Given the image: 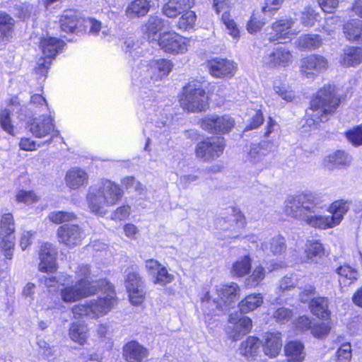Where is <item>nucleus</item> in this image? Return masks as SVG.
Masks as SVG:
<instances>
[{"mask_svg": "<svg viewBox=\"0 0 362 362\" xmlns=\"http://www.w3.org/2000/svg\"><path fill=\"white\" fill-rule=\"evenodd\" d=\"M322 206L312 194L289 196L284 202L286 214L321 230L338 226L349 209V203L344 200L334 202L327 209L329 214H322Z\"/></svg>", "mask_w": 362, "mask_h": 362, "instance_id": "f257e3e1", "label": "nucleus"}, {"mask_svg": "<svg viewBox=\"0 0 362 362\" xmlns=\"http://www.w3.org/2000/svg\"><path fill=\"white\" fill-rule=\"evenodd\" d=\"M78 280H86L90 286H95L103 293L95 298L86 300L82 303L75 305L71 308L75 319L88 317L98 319L107 315L115 306L116 299L112 286L106 280L93 282L90 280V268L88 265L78 266L76 271Z\"/></svg>", "mask_w": 362, "mask_h": 362, "instance_id": "f03ea898", "label": "nucleus"}, {"mask_svg": "<svg viewBox=\"0 0 362 362\" xmlns=\"http://www.w3.org/2000/svg\"><path fill=\"white\" fill-rule=\"evenodd\" d=\"M340 98L337 94L335 87L325 86L311 100L310 107L306 111L304 127L316 129L320 123L325 122L338 107Z\"/></svg>", "mask_w": 362, "mask_h": 362, "instance_id": "7ed1b4c3", "label": "nucleus"}, {"mask_svg": "<svg viewBox=\"0 0 362 362\" xmlns=\"http://www.w3.org/2000/svg\"><path fill=\"white\" fill-rule=\"evenodd\" d=\"M123 194L119 185L107 179H102L88 187L86 202L90 211L102 215L106 213L107 208L119 203Z\"/></svg>", "mask_w": 362, "mask_h": 362, "instance_id": "20e7f679", "label": "nucleus"}, {"mask_svg": "<svg viewBox=\"0 0 362 362\" xmlns=\"http://www.w3.org/2000/svg\"><path fill=\"white\" fill-rule=\"evenodd\" d=\"M30 105L35 108V113L42 115L28 122L29 131L37 138L50 136L48 141L43 142L48 145L54 138L60 136L59 131L55 129L54 112L49 107L45 98L40 94H34L31 96Z\"/></svg>", "mask_w": 362, "mask_h": 362, "instance_id": "39448f33", "label": "nucleus"}, {"mask_svg": "<svg viewBox=\"0 0 362 362\" xmlns=\"http://www.w3.org/2000/svg\"><path fill=\"white\" fill-rule=\"evenodd\" d=\"M173 63L166 59L141 61L132 75L133 84L151 90L156 82L167 76L173 70Z\"/></svg>", "mask_w": 362, "mask_h": 362, "instance_id": "423d86ee", "label": "nucleus"}, {"mask_svg": "<svg viewBox=\"0 0 362 362\" xmlns=\"http://www.w3.org/2000/svg\"><path fill=\"white\" fill-rule=\"evenodd\" d=\"M217 297L206 291L202 298V310L207 315H219L233 307L239 298L240 287L236 283L222 285L216 289Z\"/></svg>", "mask_w": 362, "mask_h": 362, "instance_id": "0eeeda50", "label": "nucleus"}, {"mask_svg": "<svg viewBox=\"0 0 362 362\" xmlns=\"http://www.w3.org/2000/svg\"><path fill=\"white\" fill-rule=\"evenodd\" d=\"M180 103L189 112H202L208 107V97L199 83L192 82L185 86Z\"/></svg>", "mask_w": 362, "mask_h": 362, "instance_id": "6e6552de", "label": "nucleus"}, {"mask_svg": "<svg viewBox=\"0 0 362 362\" xmlns=\"http://www.w3.org/2000/svg\"><path fill=\"white\" fill-rule=\"evenodd\" d=\"M64 45L63 40L56 37H47L42 39L40 47L44 57L40 58L37 62L36 74L41 76H45L50 66L51 60L62 51Z\"/></svg>", "mask_w": 362, "mask_h": 362, "instance_id": "1a4fd4ad", "label": "nucleus"}, {"mask_svg": "<svg viewBox=\"0 0 362 362\" xmlns=\"http://www.w3.org/2000/svg\"><path fill=\"white\" fill-rule=\"evenodd\" d=\"M295 21L292 18H281L267 28L266 35L270 42H287L297 35L300 30L294 28Z\"/></svg>", "mask_w": 362, "mask_h": 362, "instance_id": "9d476101", "label": "nucleus"}, {"mask_svg": "<svg viewBox=\"0 0 362 362\" xmlns=\"http://www.w3.org/2000/svg\"><path fill=\"white\" fill-rule=\"evenodd\" d=\"M159 47L165 53L173 55L185 53L189 45V40L175 31L163 32L157 40Z\"/></svg>", "mask_w": 362, "mask_h": 362, "instance_id": "9b49d317", "label": "nucleus"}, {"mask_svg": "<svg viewBox=\"0 0 362 362\" xmlns=\"http://www.w3.org/2000/svg\"><path fill=\"white\" fill-rule=\"evenodd\" d=\"M201 127L212 134H228L235 127V120L228 115H209L203 117L200 122Z\"/></svg>", "mask_w": 362, "mask_h": 362, "instance_id": "f8f14e48", "label": "nucleus"}, {"mask_svg": "<svg viewBox=\"0 0 362 362\" xmlns=\"http://www.w3.org/2000/svg\"><path fill=\"white\" fill-rule=\"evenodd\" d=\"M66 286L61 289L60 296L62 300L65 303H74L82 298L95 294L98 289L95 286H90L87 281L78 280L74 285Z\"/></svg>", "mask_w": 362, "mask_h": 362, "instance_id": "ddd939ff", "label": "nucleus"}, {"mask_svg": "<svg viewBox=\"0 0 362 362\" xmlns=\"http://www.w3.org/2000/svg\"><path fill=\"white\" fill-rule=\"evenodd\" d=\"M226 147L225 139L223 137L208 138L197 145L195 153L197 158L204 161L214 160L223 153Z\"/></svg>", "mask_w": 362, "mask_h": 362, "instance_id": "4468645a", "label": "nucleus"}, {"mask_svg": "<svg viewBox=\"0 0 362 362\" xmlns=\"http://www.w3.org/2000/svg\"><path fill=\"white\" fill-rule=\"evenodd\" d=\"M126 272L125 286L129 293V300L132 305H140L145 298L141 278L133 267L128 268Z\"/></svg>", "mask_w": 362, "mask_h": 362, "instance_id": "2eb2a0df", "label": "nucleus"}, {"mask_svg": "<svg viewBox=\"0 0 362 362\" xmlns=\"http://www.w3.org/2000/svg\"><path fill=\"white\" fill-rule=\"evenodd\" d=\"M328 68V62L325 57L319 54H310L302 59L300 74L305 78L314 79Z\"/></svg>", "mask_w": 362, "mask_h": 362, "instance_id": "dca6fc26", "label": "nucleus"}, {"mask_svg": "<svg viewBox=\"0 0 362 362\" xmlns=\"http://www.w3.org/2000/svg\"><path fill=\"white\" fill-rule=\"evenodd\" d=\"M59 243L69 248L81 244L86 235L83 230L76 224H64L57 231Z\"/></svg>", "mask_w": 362, "mask_h": 362, "instance_id": "f3484780", "label": "nucleus"}, {"mask_svg": "<svg viewBox=\"0 0 362 362\" xmlns=\"http://www.w3.org/2000/svg\"><path fill=\"white\" fill-rule=\"evenodd\" d=\"M226 332L233 341L239 340L252 329V320L241 313H232L229 316Z\"/></svg>", "mask_w": 362, "mask_h": 362, "instance_id": "a211bd4d", "label": "nucleus"}, {"mask_svg": "<svg viewBox=\"0 0 362 362\" xmlns=\"http://www.w3.org/2000/svg\"><path fill=\"white\" fill-rule=\"evenodd\" d=\"M230 216L221 217L217 221L218 227L223 230H230L233 231L228 238H235L240 235V229H243L246 226V220L244 215L238 210L234 208L230 209Z\"/></svg>", "mask_w": 362, "mask_h": 362, "instance_id": "6ab92c4d", "label": "nucleus"}, {"mask_svg": "<svg viewBox=\"0 0 362 362\" xmlns=\"http://www.w3.org/2000/svg\"><path fill=\"white\" fill-rule=\"evenodd\" d=\"M144 112L146 115L147 119L150 122L154 124L163 132L166 131V127L170 121L167 114L164 112V110L161 107L158 106L154 99L149 98L143 102Z\"/></svg>", "mask_w": 362, "mask_h": 362, "instance_id": "aec40b11", "label": "nucleus"}, {"mask_svg": "<svg viewBox=\"0 0 362 362\" xmlns=\"http://www.w3.org/2000/svg\"><path fill=\"white\" fill-rule=\"evenodd\" d=\"M264 61L271 67L285 68L293 62V54L288 49L278 45L267 53Z\"/></svg>", "mask_w": 362, "mask_h": 362, "instance_id": "412c9836", "label": "nucleus"}, {"mask_svg": "<svg viewBox=\"0 0 362 362\" xmlns=\"http://www.w3.org/2000/svg\"><path fill=\"white\" fill-rule=\"evenodd\" d=\"M210 74L215 77H232L236 71L235 64L226 59L216 58L209 62Z\"/></svg>", "mask_w": 362, "mask_h": 362, "instance_id": "4be33fe9", "label": "nucleus"}, {"mask_svg": "<svg viewBox=\"0 0 362 362\" xmlns=\"http://www.w3.org/2000/svg\"><path fill=\"white\" fill-rule=\"evenodd\" d=\"M282 264L277 262L270 263L267 268L264 267L261 264L255 265L250 274L245 279V285L247 288H255L264 279L267 272H271L275 269L282 267Z\"/></svg>", "mask_w": 362, "mask_h": 362, "instance_id": "5701e85b", "label": "nucleus"}, {"mask_svg": "<svg viewBox=\"0 0 362 362\" xmlns=\"http://www.w3.org/2000/svg\"><path fill=\"white\" fill-rule=\"evenodd\" d=\"M262 342L264 354L269 358H275L280 354L282 348L281 334L279 332H266Z\"/></svg>", "mask_w": 362, "mask_h": 362, "instance_id": "b1692460", "label": "nucleus"}, {"mask_svg": "<svg viewBox=\"0 0 362 362\" xmlns=\"http://www.w3.org/2000/svg\"><path fill=\"white\" fill-rule=\"evenodd\" d=\"M274 149L273 143L271 141H262L259 144H252L247 153V159L252 164H261L262 167L265 165L264 159Z\"/></svg>", "mask_w": 362, "mask_h": 362, "instance_id": "393cba45", "label": "nucleus"}, {"mask_svg": "<svg viewBox=\"0 0 362 362\" xmlns=\"http://www.w3.org/2000/svg\"><path fill=\"white\" fill-rule=\"evenodd\" d=\"M148 356V349L136 341H129L122 349V356L127 362H144Z\"/></svg>", "mask_w": 362, "mask_h": 362, "instance_id": "a878e982", "label": "nucleus"}, {"mask_svg": "<svg viewBox=\"0 0 362 362\" xmlns=\"http://www.w3.org/2000/svg\"><path fill=\"white\" fill-rule=\"evenodd\" d=\"M88 174L85 170L75 167L66 172L65 182L69 188L76 190L86 187L88 185Z\"/></svg>", "mask_w": 362, "mask_h": 362, "instance_id": "bb28decb", "label": "nucleus"}, {"mask_svg": "<svg viewBox=\"0 0 362 362\" xmlns=\"http://www.w3.org/2000/svg\"><path fill=\"white\" fill-rule=\"evenodd\" d=\"M39 270L42 272H52L56 270L55 252L52 245L45 243L41 246L40 251Z\"/></svg>", "mask_w": 362, "mask_h": 362, "instance_id": "cd10ccee", "label": "nucleus"}, {"mask_svg": "<svg viewBox=\"0 0 362 362\" xmlns=\"http://www.w3.org/2000/svg\"><path fill=\"white\" fill-rule=\"evenodd\" d=\"M352 161L351 156L343 151L329 153L323 160V164L329 170L343 169L349 167Z\"/></svg>", "mask_w": 362, "mask_h": 362, "instance_id": "c85d7f7f", "label": "nucleus"}, {"mask_svg": "<svg viewBox=\"0 0 362 362\" xmlns=\"http://www.w3.org/2000/svg\"><path fill=\"white\" fill-rule=\"evenodd\" d=\"M151 0H132L125 8L124 14L129 19L145 16L150 11Z\"/></svg>", "mask_w": 362, "mask_h": 362, "instance_id": "c756f323", "label": "nucleus"}, {"mask_svg": "<svg viewBox=\"0 0 362 362\" xmlns=\"http://www.w3.org/2000/svg\"><path fill=\"white\" fill-rule=\"evenodd\" d=\"M23 109L20 105V103L16 98L11 100V105L9 107L0 113V125L1 128L6 132L8 134L13 136L14 127L11 123V114L13 112H22Z\"/></svg>", "mask_w": 362, "mask_h": 362, "instance_id": "7c9ffc66", "label": "nucleus"}, {"mask_svg": "<svg viewBox=\"0 0 362 362\" xmlns=\"http://www.w3.org/2000/svg\"><path fill=\"white\" fill-rule=\"evenodd\" d=\"M194 0H169L163 6V13L168 18H175L193 6Z\"/></svg>", "mask_w": 362, "mask_h": 362, "instance_id": "2f4dec72", "label": "nucleus"}, {"mask_svg": "<svg viewBox=\"0 0 362 362\" xmlns=\"http://www.w3.org/2000/svg\"><path fill=\"white\" fill-rule=\"evenodd\" d=\"M343 33L346 39L351 42L362 45V21L351 19L343 27Z\"/></svg>", "mask_w": 362, "mask_h": 362, "instance_id": "473e14b6", "label": "nucleus"}, {"mask_svg": "<svg viewBox=\"0 0 362 362\" xmlns=\"http://www.w3.org/2000/svg\"><path fill=\"white\" fill-rule=\"evenodd\" d=\"M165 20L156 16H151L146 22L142 25L141 31L146 35L149 40H157L156 38L158 32L165 28Z\"/></svg>", "mask_w": 362, "mask_h": 362, "instance_id": "72a5a7b5", "label": "nucleus"}, {"mask_svg": "<svg viewBox=\"0 0 362 362\" xmlns=\"http://www.w3.org/2000/svg\"><path fill=\"white\" fill-rule=\"evenodd\" d=\"M252 258L245 255L238 258L232 264L231 274L237 278H242L250 274L252 270Z\"/></svg>", "mask_w": 362, "mask_h": 362, "instance_id": "f704fd0d", "label": "nucleus"}, {"mask_svg": "<svg viewBox=\"0 0 362 362\" xmlns=\"http://www.w3.org/2000/svg\"><path fill=\"white\" fill-rule=\"evenodd\" d=\"M288 362H303L305 356L303 344L297 341H290L285 346Z\"/></svg>", "mask_w": 362, "mask_h": 362, "instance_id": "c9c22d12", "label": "nucleus"}, {"mask_svg": "<svg viewBox=\"0 0 362 362\" xmlns=\"http://www.w3.org/2000/svg\"><path fill=\"white\" fill-rule=\"evenodd\" d=\"M362 54V48L349 47L344 50V54L341 56L339 62L344 66H356L361 62V56Z\"/></svg>", "mask_w": 362, "mask_h": 362, "instance_id": "e433bc0d", "label": "nucleus"}, {"mask_svg": "<svg viewBox=\"0 0 362 362\" xmlns=\"http://www.w3.org/2000/svg\"><path fill=\"white\" fill-rule=\"evenodd\" d=\"M60 26L66 33H74L78 29V24L81 20L78 19L76 11L68 10L64 12L59 20Z\"/></svg>", "mask_w": 362, "mask_h": 362, "instance_id": "4c0bfd02", "label": "nucleus"}, {"mask_svg": "<svg viewBox=\"0 0 362 362\" xmlns=\"http://www.w3.org/2000/svg\"><path fill=\"white\" fill-rule=\"evenodd\" d=\"M88 329L83 322H72L69 329V336L70 339L80 344L83 345L88 338Z\"/></svg>", "mask_w": 362, "mask_h": 362, "instance_id": "58836bf2", "label": "nucleus"}, {"mask_svg": "<svg viewBox=\"0 0 362 362\" xmlns=\"http://www.w3.org/2000/svg\"><path fill=\"white\" fill-rule=\"evenodd\" d=\"M261 344L262 342L257 337L250 336L242 342L240 354L247 358H253L259 354Z\"/></svg>", "mask_w": 362, "mask_h": 362, "instance_id": "ea45409f", "label": "nucleus"}, {"mask_svg": "<svg viewBox=\"0 0 362 362\" xmlns=\"http://www.w3.org/2000/svg\"><path fill=\"white\" fill-rule=\"evenodd\" d=\"M310 308L313 315L319 318L327 320L330 312L328 309V300L324 297L313 298L310 302Z\"/></svg>", "mask_w": 362, "mask_h": 362, "instance_id": "a19ab883", "label": "nucleus"}, {"mask_svg": "<svg viewBox=\"0 0 362 362\" xmlns=\"http://www.w3.org/2000/svg\"><path fill=\"white\" fill-rule=\"evenodd\" d=\"M85 27L88 30V34L98 36L105 39L110 35V29L107 26H103L100 21L90 18L83 20Z\"/></svg>", "mask_w": 362, "mask_h": 362, "instance_id": "79ce46f5", "label": "nucleus"}, {"mask_svg": "<svg viewBox=\"0 0 362 362\" xmlns=\"http://www.w3.org/2000/svg\"><path fill=\"white\" fill-rule=\"evenodd\" d=\"M263 303V297L261 293H252L246 296L239 303L241 313H247L255 310Z\"/></svg>", "mask_w": 362, "mask_h": 362, "instance_id": "37998d69", "label": "nucleus"}, {"mask_svg": "<svg viewBox=\"0 0 362 362\" xmlns=\"http://www.w3.org/2000/svg\"><path fill=\"white\" fill-rule=\"evenodd\" d=\"M305 252L308 261L317 262L324 255V248L318 240H308Z\"/></svg>", "mask_w": 362, "mask_h": 362, "instance_id": "c03bdc74", "label": "nucleus"}, {"mask_svg": "<svg viewBox=\"0 0 362 362\" xmlns=\"http://www.w3.org/2000/svg\"><path fill=\"white\" fill-rule=\"evenodd\" d=\"M13 20L8 14L0 13V42L6 43L12 33Z\"/></svg>", "mask_w": 362, "mask_h": 362, "instance_id": "a18cd8bd", "label": "nucleus"}, {"mask_svg": "<svg viewBox=\"0 0 362 362\" xmlns=\"http://www.w3.org/2000/svg\"><path fill=\"white\" fill-rule=\"evenodd\" d=\"M322 45V39L317 35H304L298 40V47L302 50L315 49Z\"/></svg>", "mask_w": 362, "mask_h": 362, "instance_id": "49530a36", "label": "nucleus"}, {"mask_svg": "<svg viewBox=\"0 0 362 362\" xmlns=\"http://www.w3.org/2000/svg\"><path fill=\"white\" fill-rule=\"evenodd\" d=\"M273 90L281 99L291 102L295 98L294 93L290 89L288 86L280 79H275L273 84Z\"/></svg>", "mask_w": 362, "mask_h": 362, "instance_id": "de8ad7c7", "label": "nucleus"}, {"mask_svg": "<svg viewBox=\"0 0 362 362\" xmlns=\"http://www.w3.org/2000/svg\"><path fill=\"white\" fill-rule=\"evenodd\" d=\"M221 21L226 26V33L237 42L240 37V30L235 21L231 18L230 13L224 11L222 14Z\"/></svg>", "mask_w": 362, "mask_h": 362, "instance_id": "09e8293b", "label": "nucleus"}, {"mask_svg": "<svg viewBox=\"0 0 362 362\" xmlns=\"http://www.w3.org/2000/svg\"><path fill=\"white\" fill-rule=\"evenodd\" d=\"M337 272L339 276L340 284H351L357 279V271L349 265L340 266L337 269Z\"/></svg>", "mask_w": 362, "mask_h": 362, "instance_id": "8fccbe9b", "label": "nucleus"}, {"mask_svg": "<svg viewBox=\"0 0 362 362\" xmlns=\"http://www.w3.org/2000/svg\"><path fill=\"white\" fill-rule=\"evenodd\" d=\"M197 16L192 11H186L179 18L177 28L180 30L187 31L194 29Z\"/></svg>", "mask_w": 362, "mask_h": 362, "instance_id": "3c124183", "label": "nucleus"}, {"mask_svg": "<svg viewBox=\"0 0 362 362\" xmlns=\"http://www.w3.org/2000/svg\"><path fill=\"white\" fill-rule=\"evenodd\" d=\"M261 248L263 251L269 249L274 255L281 254L286 250L285 240L282 236L277 235L272 238L269 243H262Z\"/></svg>", "mask_w": 362, "mask_h": 362, "instance_id": "603ef678", "label": "nucleus"}, {"mask_svg": "<svg viewBox=\"0 0 362 362\" xmlns=\"http://www.w3.org/2000/svg\"><path fill=\"white\" fill-rule=\"evenodd\" d=\"M15 222L11 213L4 214L0 220V235H14Z\"/></svg>", "mask_w": 362, "mask_h": 362, "instance_id": "864d4df0", "label": "nucleus"}, {"mask_svg": "<svg viewBox=\"0 0 362 362\" xmlns=\"http://www.w3.org/2000/svg\"><path fill=\"white\" fill-rule=\"evenodd\" d=\"M0 248L2 254L6 259H11L15 247V236L0 235Z\"/></svg>", "mask_w": 362, "mask_h": 362, "instance_id": "5fc2aeb1", "label": "nucleus"}, {"mask_svg": "<svg viewBox=\"0 0 362 362\" xmlns=\"http://www.w3.org/2000/svg\"><path fill=\"white\" fill-rule=\"evenodd\" d=\"M153 279L154 284L164 286L173 282L175 279V276L169 273L166 267L163 266L153 276Z\"/></svg>", "mask_w": 362, "mask_h": 362, "instance_id": "6e6d98bb", "label": "nucleus"}, {"mask_svg": "<svg viewBox=\"0 0 362 362\" xmlns=\"http://www.w3.org/2000/svg\"><path fill=\"white\" fill-rule=\"evenodd\" d=\"M319 13L311 7H305L300 13V20L301 23L306 27H312L317 21Z\"/></svg>", "mask_w": 362, "mask_h": 362, "instance_id": "4d7b16f0", "label": "nucleus"}, {"mask_svg": "<svg viewBox=\"0 0 362 362\" xmlns=\"http://www.w3.org/2000/svg\"><path fill=\"white\" fill-rule=\"evenodd\" d=\"M39 199V196L33 190L21 189L16 194V200L26 205L36 203Z\"/></svg>", "mask_w": 362, "mask_h": 362, "instance_id": "13d9d810", "label": "nucleus"}, {"mask_svg": "<svg viewBox=\"0 0 362 362\" xmlns=\"http://www.w3.org/2000/svg\"><path fill=\"white\" fill-rule=\"evenodd\" d=\"M264 24V18L258 13H254L247 23L246 29L249 33L254 34L259 31Z\"/></svg>", "mask_w": 362, "mask_h": 362, "instance_id": "bf43d9fd", "label": "nucleus"}, {"mask_svg": "<svg viewBox=\"0 0 362 362\" xmlns=\"http://www.w3.org/2000/svg\"><path fill=\"white\" fill-rule=\"evenodd\" d=\"M48 218L55 224H60L76 219V215L71 212L56 211L49 213Z\"/></svg>", "mask_w": 362, "mask_h": 362, "instance_id": "052dcab7", "label": "nucleus"}, {"mask_svg": "<svg viewBox=\"0 0 362 362\" xmlns=\"http://www.w3.org/2000/svg\"><path fill=\"white\" fill-rule=\"evenodd\" d=\"M346 138L355 146L362 145V125L347 132Z\"/></svg>", "mask_w": 362, "mask_h": 362, "instance_id": "680f3d73", "label": "nucleus"}, {"mask_svg": "<svg viewBox=\"0 0 362 362\" xmlns=\"http://www.w3.org/2000/svg\"><path fill=\"white\" fill-rule=\"evenodd\" d=\"M313 325L314 323L308 317L303 315L299 317L295 320L294 327L297 332H304L307 330L311 331Z\"/></svg>", "mask_w": 362, "mask_h": 362, "instance_id": "e2e57ef3", "label": "nucleus"}, {"mask_svg": "<svg viewBox=\"0 0 362 362\" xmlns=\"http://www.w3.org/2000/svg\"><path fill=\"white\" fill-rule=\"evenodd\" d=\"M44 277L45 278V285L48 288L54 286V284L65 286L71 283V277L66 274H60L54 277Z\"/></svg>", "mask_w": 362, "mask_h": 362, "instance_id": "0e129e2a", "label": "nucleus"}, {"mask_svg": "<svg viewBox=\"0 0 362 362\" xmlns=\"http://www.w3.org/2000/svg\"><path fill=\"white\" fill-rule=\"evenodd\" d=\"M339 362H349L351 358V347L349 343H344L337 350Z\"/></svg>", "mask_w": 362, "mask_h": 362, "instance_id": "69168bd1", "label": "nucleus"}, {"mask_svg": "<svg viewBox=\"0 0 362 362\" xmlns=\"http://www.w3.org/2000/svg\"><path fill=\"white\" fill-rule=\"evenodd\" d=\"M292 316V310L286 308H279L273 314V317L280 323L288 322Z\"/></svg>", "mask_w": 362, "mask_h": 362, "instance_id": "338daca9", "label": "nucleus"}, {"mask_svg": "<svg viewBox=\"0 0 362 362\" xmlns=\"http://www.w3.org/2000/svg\"><path fill=\"white\" fill-rule=\"evenodd\" d=\"M329 330L330 327L327 323H314L310 332L316 338H322L328 334Z\"/></svg>", "mask_w": 362, "mask_h": 362, "instance_id": "774afa93", "label": "nucleus"}]
</instances>
